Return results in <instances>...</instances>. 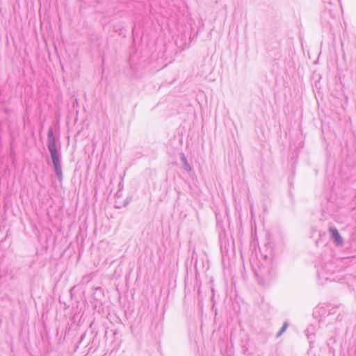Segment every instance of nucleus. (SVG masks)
Listing matches in <instances>:
<instances>
[{
	"mask_svg": "<svg viewBox=\"0 0 356 356\" xmlns=\"http://www.w3.org/2000/svg\"><path fill=\"white\" fill-rule=\"evenodd\" d=\"M330 232L335 242L339 245H341L343 243V239L338 231L336 229H331Z\"/></svg>",
	"mask_w": 356,
	"mask_h": 356,
	"instance_id": "1",
	"label": "nucleus"
},
{
	"mask_svg": "<svg viewBox=\"0 0 356 356\" xmlns=\"http://www.w3.org/2000/svg\"><path fill=\"white\" fill-rule=\"evenodd\" d=\"M53 163L56 171V174L60 179L62 178V172L60 167V161L58 157H53Z\"/></svg>",
	"mask_w": 356,
	"mask_h": 356,
	"instance_id": "2",
	"label": "nucleus"
},
{
	"mask_svg": "<svg viewBox=\"0 0 356 356\" xmlns=\"http://www.w3.org/2000/svg\"><path fill=\"white\" fill-rule=\"evenodd\" d=\"M49 149H50L51 156H55L56 154V152L54 144L49 146Z\"/></svg>",
	"mask_w": 356,
	"mask_h": 356,
	"instance_id": "3",
	"label": "nucleus"
},
{
	"mask_svg": "<svg viewBox=\"0 0 356 356\" xmlns=\"http://www.w3.org/2000/svg\"><path fill=\"white\" fill-rule=\"evenodd\" d=\"M285 329H286V325H284V326L283 327V328H282V331L283 332Z\"/></svg>",
	"mask_w": 356,
	"mask_h": 356,
	"instance_id": "4",
	"label": "nucleus"
}]
</instances>
